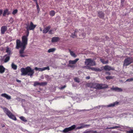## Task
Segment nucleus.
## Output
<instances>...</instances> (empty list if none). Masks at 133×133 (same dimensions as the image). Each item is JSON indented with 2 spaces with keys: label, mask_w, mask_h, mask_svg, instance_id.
I'll return each mask as SVG.
<instances>
[{
  "label": "nucleus",
  "mask_w": 133,
  "mask_h": 133,
  "mask_svg": "<svg viewBox=\"0 0 133 133\" xmlns=\"http://www.w3.org/2000/svg\"><path fill=\"white\" fill-rule=\"evenodd\" d=\"M28 41V38L25 36H23L22 37V42L19 40L17 39L16 41V48L17 49L21 48L19 51L20 56L22 57H24L27 56L24 54V50L26 48V46L27 44Z\"/></svg>",
  "instance_id": "f257e3e1"
},
{
  "label": "nucleus",
  "mask_w": 133,
  "mask_h": 133,
  "mask_svg": "<svg viewBox=\"0 0 133 133\" xmlns=\"http://www.w3.org/2000/svg\"><path fill=\"white\" fill-rule=\"evenodd\" d=\"M88 87L93 88L96 89H102L108 88V85L106 84H103L95 83H90L87 84Z\"/></svg>",
  "instance_id": "f03ea898"
},
{
  "label": "nucleus",
  "mask_w": 133,
  "mask_h": 133,
  "mask_svg": "<svg viewBox=\"0 0 133 133\" xmlns=\"http://www.w3.org/2000/svg\"><path fill=\"white\" fill-rule=\"evenodd\" d=\"M21 75H26L30 76L31 77L34 74V70L32 69L29 66H28L25 68H22L21 69Z\"/></svg>",
  "instance_id": "7ed1b4c3"
},
{
  "label": "nucleus",
  "mask_w": 133,
  "mask_h": 133,
  "mask_svg": "<svg viewBox=\"0 0 133 133\" xmlns=\"http://www.w3.org/2000/svg\"><path fill=\"white\" fill-rule=\"evenodd\" d=\"M3 109L4 112L10 118L15 121L17 120L16 117L8 109L5 107L3 108Z\"/></svg>",
  "instance_id": "20e7f679"
},
{
  "label": "nucleus",
  "mask_w": 133,
  "mask_h": 133,
  "mask_svg": "<svg viewBox=\"0 0 133 133\" xmlns=\"http://www.w3.org/2000/svg\"><path fill=\"white\" fill-rule=\"evenodd\" d=\"M25 25L26 26L25 28L27 30L29 31L34 30L36 26V25L34 24L32 22H30V24L28 23H26Z\"/></svg>",
  "instance_id": "39448f33"
},
{
  "label": "nucleus",
  "mask_w": 133,
  "mask_h": 133,
  "mask_svg": "<svg viewBox=\"0 0 133 133\" xmlns=\"http://www.w3.org/2000/svg\"><path fill=\"white\" fill-rule=\"evenodd\" d=\"M133 62V58L132 57H128L125 58L123 62L124 66H127Z\"/></svg>",
  "instance_id": "423d86ee"
},
{
  "label": "nucleus",
  "mask_w": 133,
  "mask_h": 133,
  "mask_svg": "<svg viewBox=\"0 0 133 133\" xmlns=\"http://www.w3.org/2000/svg\"><path fill=\"white\" fill-rule=\"evenodd\" d=\"M85 64L87 66H93L96 65L95 62L90 58L85 59Z\"/></svg>",
  "instance_id": "0eeeda50"
},
{
  "label": "nucleus",
  "mask_w": 133,
  "mask_h": 133,
  "mask_svg": "<svg viewBox=\"0 0 133 133\" xmlns=\"http://www.w3.org/2000/svg\"><path fill=\"white\" fill-rule=\"evenodd\" d=\"M75 128L76 125H74L70 127L64 129L62 131V132L64 133L68 132L69 131L74 129Z\"/></svg>",
  "instance_id": "6e6552de"
},
{
  "label": "nucleus",
  "mask_w": 133,
  "mask_h": 133,
  "mask_svg": "<svg viewBox=\"0 0 133 133\" xmlns=\"http://www.w3.org/2000/svg\"><path fill=\"white\" fill-rule=\"evenodd\" d=\"M34 69L36 71H42L46 70H50V68L49 66L43 67L42 68L36 67Z\"/></svg>",
  "instance_id": "1a4fd4ad"
},
{
  "label": "nucleus",
  "mask_w": 133,
  "mask_h": 133,
  "mask_svg": "<svg viewBox=\"0 0 133 133\" xmlns=\"http://www.w3.org/2000/svg\"><path fill=\"white\" fill-rule=\"evenodd\" d=\"M10 56L8 54H6L2 60L4 63H6L8 62L10 59Z\"/></svg>",
  "instance_id": "9d476101"
},
{
  "label": "nucleus",
  "mask_w": 133,
  "mask_h": 133,
  "mask_svg": "<svg viewBox=\"0 0 133 133\" xmlns=\"http://www.w3.org/2000/svg\"><path fill=\"white\" fill-rule=\"evenodd\" d=\"M104 70L106 71H109L110 70H114L115 68L114 67H111L108 65H106L104 67Z\"/></svg>",
  "instance_id": "9b49d317"
},
{
  "label": "nucleus",
  "mask_w": 133,
  "mask_h": 133,
  "mask_svg": "<svg viewBox=\"0 0 133 133\" xmlns=\"http://www.w3.org/2000/svg\"><path fill=\"white\" fill-rule=\"evenodd\" d=\"M7 29V26H3L1 27V34H4L5 32Z\"/></svg>",
  "instance_id": "f8f14e48"
},
{
  "label": "nucleus",
  "mask_w": 133,
  "mask_h": 133,
  "mask_svg": "<svg viewBox=\"0 0 133 133\" xmlns=\"http://www.w3.org/2000/svg\"><path fill=\"white\" fill-rule=\"evenodd\" d=\"M120 127H121L120 128H121V129H119L122 131H124L125 129H129L131 128L126 126H123L120 125Z\"/></svg>",
  "instance_id": "ddd939ff"
},
{
  "label": "nucleus",
  "mask_w": 133,
  "mask_h": 133,
  "mask_svg": "<svg viewBox=\"0 0 133 133\" xmlns=\"http://www.w3.org/2000/svg\"><path fill=\"white\" fill-rule=\"evenodd\" d=\"M111 89L112 90L118 92H121L122 91V89L117 87H113L111 88Z\"/></svg>",
  "instance_id": "4468645a"
},
{
  "label": "nucleus",
  "mask_w": 133,
  "mask_h": 133,
  "mask_svg": "<svg viewBox=\"0 0 133 133\" xmlns=\"http://www.w3.org/2000/svg\"><path fill=\"white\" fill-rule=\"evenodd\" d=\"M1 96L8 100L10 99H11V96L5 93L2 94H1Z\"/></svg>",
  "instance_id": "2eb2a0df"
},
{
  "label": "nucleus",
  "mask_w": 133,
  "mask_h": 133,
  "mask_svg": "<svg viewBox=\"0 0 133 133\" xmlns=\"http://www.w3.org/2000/svg\"><path fill=\"white\" fill-rule=\"evenodd\" d=\"M59 39V38L58 37H54L52 38L51 42L52 43L57 42Z\"/></svg>",
  "instance_id": "dca6fc26"
},
{
  "label": "nucleus",
  "mask_w": 133,
  "mask_h": 133,
  "mask_svg": "<svg viewBox=\"0 0 133 133\" xmlns=\"http://www.w3.org/2000/svg\"><path fill=\"white\" fill-rule=\"evenodd\" d=\"M50 28L51 26H50L46 27L43 30V33L44 34L46 33L49 31Z\"/></svg>",
  "instance_id": "f3484780"
},
{
  "label": "nucleus",
  "mask_w": 133,
  "mask_h": 133,
  "mask_svg": "<svg viewBox=\"0 0 133 133\" xmlns=\"http://www.w3.org/2000/svg\"><path fill=\"white\" fill-rule=\"evenodd\" d=\"M79 60V59L78 58L74 60H69V64H75Z\"/></svg>",
  "instance_id": "a211bd4d"
},
{
  "label": "nucleus",
  "mask_w": 133,
  "mask_h": 133,
  "mask_svg": "<svg viewBox=\"0 0 133 133\" xmlns=\"http://www.w3.org/2000/svg\"><path fill=\"white\" fill-rule=\"evenodd\" d=\"M91 68V70L92 71H94L96 72H100L102 71V69L100 68H97L92 67Z\"/></svg>",
  "instance_id": "6ab92c4d"
},
{
  "label": "nucleus",
  "mask_w": 133,
  "mask_h": 133,
  "mask_svg": "<svg viewBox=\"0 0 133 133\" xmlns=\"http://www.w3.org/2000/svg\"><path fill=\"white\" fill-rule=\"evenodd\" d=\"M118 104V102H116L113 103H111L108 105L107 107H113L115 106L116 105H117Z\"/></svg>",
  "instance_id": "aec40b11"
},
{
  "label": "nucleus",
  "mask_w": 133,
  "mask_h": 133,
  "mask_svg": "<svg viewBox=\"0 0 133 133\" xmlns=\"http://www.w3.org/2000/svg\"><path fill=\"white\" fill-rule=\"evenodd\" d=\"M5 69L4 67L2 65L0 66V73L3 74L4 72Z\"/></svg>",
  "instance_id": "412c9836"
},
{
  "label": "nucleus",
  "mask_w": 133,
  "mask_h": 133,
  "mask_svg": "<svg viewBox=\"0 0 133 133\" xmlns=\"http://www.w3.org/2000/svg\"><path fill=\"white\" fill-rule=\"evenodd\" d=\"M97 132L96 131L88 130L85 131L83 133H95Z\"/></svg>",
  "instance_id": "4be33fe9"
},
{
  "label": "nucleus",
  "mask_w": 133,
  "mask_h": 133,
  "mask_svg": "<svg viewBox=\"0 0 133 133\" xmlns=\"http://www.w3.org/2000/svg\"><path fill=\"white\" fill-rule=\"evenodd\" d=\"M6 52L8 53L7 54L9 56L12 54L11 51L8 46L6 48Z\"/></svg>",
  "instance_id": "5701e85b"
},
{
  "label": "nucleus",
  "mask_w": 133,
  "mask_h": 133,
  "mask_svg": "<svg viewBox=\"0 0 133 133\" xmlns=\"http://www.w3.org/2000/svg\"><path fill=\"white\" fill-rule=\"evenodd\" d=\"M78 30H75V31L74 32V33H72L71 35V37H72L73 38H75L76 37L77 35V33L78 32Z\"/></svg>",
  "instance_id": "b1692460"
},
{
  "label": "nucleus",
  "mask_w": 133,
  "mask_h": 133,
  "mask_svg": "<svg viewBox=\"0 0 133 133\" xmlns=\"http://www.w3.org/2000/svg\"><path fill=\"white\" fill-rule=\"evenodd\" d=\"M98 16L101 18H103L104 17V14L102 11H99L98 12Z\"/></svg>",
  "instance_id": "393cba45"
},
{
  "label": "nucleus",
  "mask_w": 133,
  "mask_h": 133,
  "mask_svg": "<svg viewBox=\"0 0 133 133\" xmlns=\"http://www.w3.org/2000/svg\"><path fill=\"white\" fill-rule=\"evenodd\" d=\"M117 125H118V126H116L112 127H107L106 128V129H116L117 128H120L121 127H120V125L117 124Z\"/></svg>",
  "instance_id": "a878e982"
},
{
  "label": "nucleus",
  "mask_w": 133,
  "mask_h": 133,
  "mask_svg": "<svg viewBox=\"0 0 133 133\" xmlns=\"http://www.w3.org/2000/svg\"><path fill=\"white\" fill-rule=\"evenodd\" d=\"M100 60L101 62L103 64H106L108 63V60L105 61L104 59L101 58Z\"/></svg>",
  "instance_id": "bb28decb"
},
{
  "label": "nucleus",
  "mask_w": 133,
  "mask_h": 133,
  "mask_svg": "<svg viewBox=\"0 0 133 133\" xmlns=\"http://www.w3.org/2000/svg\"><path fill=\"white\" fill-rule=\"evenodd\" d=\"M69 51L72 57H75L76 56V55L72 51H71L70 50H69Z\"/></svg>",
  "instance_id": "cd10ccee"
},
{
  "label": "nucleus",
  "mask_w": 133,
  "mask_h": 133,
  "mask_svg": "<svg viewBox=\"0 0 133 133\" xmlns=\"http://www.w3.org/2000/svg\"><path fill=\"white\" fill-rule=\"evenodd\" d=\"M12 68L14 70H16L17 69V66L14 63H12L11 64Z\"/></svg>",
  "instance_id": "c85d7f7f"
},
{
  "label": "nucleus",
  "mask_w": 133,
  "mask_h": 133,
  "mask_svg": "<svg viewBox=\"0 0 133 133\" xmlns=\"http://www.w3.org/2000/svg\"><path fill=\"white\" fill-rule=\"evenodd\" d=\"M49 14L51 16H53L55 14V12L54 10H51Z\"/></svg>",
  "instance_id": "c756f323"
},
{
  "label": "nucleus",
  "mask_w": 133,
  "mask_h": 133,
  "mask_svg": "<svg viewBox=\"0 0 133 133\" xmlns=\"http://www.w3.org/2000/svg\"><path fill=\"white\" fill-rule=\"evenodd\" d=\"M8 11V10L7 9H6L4 10L3 14V16H5L6 15H7Z\"/></svg>",
  "instance_id": "7c9ffc66"
},
{
  "label": "nucleus",
  "mask_w": 133,
  "mask_h": 133,
  "mask_svg": "<svg viewBox=\"0 0 133 133\" xmlns=\"http://www.w3.org/2000/svg\"><path fill=\"white\" fill-rule=\"evenodd\" d=\"M20 119L23 121L26 122L27 121L26 119L24 117L22 116L19 117Z\"/></svg>",
  "instance_id": "2f4dec72"
},
{
  "label": "nucleus",
  "mask_w": 133,
  "mask_h": 133,
  "mask_svg": "<svg viewBox=\"0 0 133 133\" xmlns=\"http://www.w3.org/2000/svg\"><path fill=\"white\" fill-rule=\"evenodd\" d=\"M40 83L39 82L37 81H36L34 82V87H36L37 85L40 86Z\"/></svg>",
  "instance_id": "473e14b6"
},
{
  "label": "nucleus",
  "mask_w": 133,
  "mask_h": 133,
  "mask_svg": "<svg viewBox=\"0 0 133 133\" xmlns=\"http://www.w3.org/2000/svg\"><path fill=\"white\" fill-rule=\"evenodd\" d=\"M55 50V48H51L48 50V52L49 53H50L54 51Z\"/></svg>",
  "instance_id": "72a5a7b5"
},
{
  "label": "nucleus",
  "mask_w": 133,
  "mask_h": 133,
  "mask_svg": "<svg viewBox=\"0 0 133 133\" xmlns=\"http://www.w3.org/2000/svg\"><path fill=\"white\" fill-rule=\"evenodd\" d=\"M47 82H44L40 83V86H43L47 85Z\"/></svg>",
  "instance_id": "f704fd0d"
},
{
  "label": "nucleus",
  "mask_w": 133,
  "mask_h": 133,
  "mask_svg": "<svg viewBox=\"0 0 133 133\" xmlns=\"http://www.w3.org/2000/svg\"><path fill=\"white\" fill-rule=\"evenodd\" d=\"M129 130L126 131L127 133H133V129H131V128L129 129H128Z\"/></svg>",
  "instance_id": "c9c22d12"
},
{
  "label": "nucleus",
  "mask_w": 133,
  "mask_h": 133,
  "mask_svg": "<svg viewBox=\"0 0 133 133\" xmlns=\"http://www.w3.org/2000/svg\"><path fill=\"white\" fill-rule=\"evenodd\" d=\"M74 80L75 82L78 83H79L80 82L79 79L77 77L74 78Z\"/></svg>",
  "instance_id": "e433bc0d"
},
{
  "label": "nucleus",
  "mask_w": 133,
  "mask_h": 133,
  "mask_svg": "<svg viewBox=\"0 0 133 133\" xmlns=\"http://www.w3.org/2000/svg\"><path fill=\"white\" fill-rule=\"evenodd\" d=\"M105 78L107 79L108 80L111 79H113V77L111 76H108L106 77Z\"/></svg>",
  "instance_id": "4c0bfd02"
},
{
  "label": "nucleus",
  "mask_w": 133,
  "mask_h": 133,
  "mask_svg": "<svg viewBox=\"0 0 133 133\" xmlns=\"http://www.w3.org/2000/svg\"><path fill=\"white\" fill-rule=\"evenodd\" d=\"M17 12H18L17 10L15 9V10H14L13 11L12 13L13 15H15Z\"/></svg>",
  "instance_id": "58836bf2"
},
{
  "label": "nucleus",
  "mask_w": 133,
  "mask_h": 133,
  "mask_svg": "<svg viewBox=\"0 0 133 133\" xmlns=\"http://www.w3.org/2000/svg\"><path fill=\"white\" fill-rule=\"evenodd\" d=\"M132 81H133V77H131V78L127 79L126 81L130 82Z\"/></svg>",
  "instance_id": "ea45409f"
},
{
  "label": "nucleus",
  "mask_w": 133,
  "mask_h": 133,
  "mask_svg": "<svg viewBox=\"0 0 133 133\" xmlns=\"http://www.w3.org/2000/svg\"><path fill=\"white\" fill-rule=\"evenodd\" d=\"M67 66L71 68H74L75 67V66L74 65H72L71 64H68Z\"/></svg>",
  "instance_id": "a19ab883"
},
{
  "label": "nucleus",
  "mask_w": 133,
  "mask_h": 133,
  "mask_svg": "<svg viewBox=\"0 0 133 133\" xmlns=\"http://www.w3.org/2000/svg\"><path fill=\"white\" fill-rule=\"evenodd\" d=\"M35 3H36V7H37V9L38 10H39V6L38 5V4L37 2H35Z\"/></svg>",
  "instance_id": "79ce46f5"
},
{
  "label": "nucleus",
  "mask_w": 133,
  "mask_h": 133,
  "mask_svg": "<svg viewBox=\"0 0 133 133\" xmlns=\"http://www.w3.org/2000/svg\"><path fill=\"white\" fill-rule=\"evenodd\" d=\"M26 32L27 33H26V36H27V38H28L27 37L28 36L29 34V30H26Z\"/></svg>",
  "instance_id": "37998d69"
},
{
  "label": "nucleus",
  "mask_w": 133,
  "mask_h": 133,
  "mask_svg": "<svg viewBox=\"0 0 133 133\" xmlns=\"http://www.w3.org/2000/svg\"><path fill=\"white\" fill-rule=\"evenodd\" d=\"M90 126V125L89 124H84V128H88Z\"/></svg>",
  "instance_id": "c03bdc74"
},
{
  "label": "nucleus",
  "mask_w": 133,
  "mask_h": 133,
  "mask_svg": "<svg viewBox=\"0 0 133 133\" xmlns=\"http://www.w3.org/2000/svg\"><path fill=\"white\" fill-rule=\"evenodd\" d=\"M124 0H121V3L122 6H123L124 5Z\"/></svg>",
  "instance_id": "a18cd8bd"
},
{
  "label": "nucleus",
  "mask_w": 133,
  "mask_h": 133,
  "mask_svg": "<svg viewBox=\"0 0 133 133\" xmlns=\"http://www.w3.org/2000/svg\"><path fill=\"white\" fill-rule=\"evenodd\" d=\"M84 67H86V68L87 69H91V68H92V67H90V66H84Z\"/></svg>",
  "instance_id": "49530a36"
},
{
  "label": "nucleus",
  "mask_w": 133,
  "mask_h": 133,
  "mask_svg": "<svg viewBox=\"0 0 133 133\" xmlns=\"http://www.w3.org/2000/svg\"><path fill=\"white\" fill-rule=\"evenodd\" d=\"M66 87L65 85H64L61 88H59V89H64Z\"/></svg>",
  "instance_id": "de8ad7c7"
},
{
  "label": "nucleus",
  "mask_w": 133,
  "mask_h": 133,
  "mask_svg": "<svg viewBox=\"0 0 133 133\" xmlns=\"http://www.w3.org/2000/svg\"><path fill=\"white\" fill-rule=\"evenodd\" d=\"M10 21L11 23H12L14 21L13 19L12 18H11L10 19Z\"/></svg>",
  "instance_id": "09e8293b"
},
{
  "label": "nucleus",
  "mask_w": 133,
  "mask_h": 133,
  "mask_svg": "<svg viewBox=\"0 0 133 133\" xmlns=\"http://www.w3.org/2000/svg\"><path fill=\"white\" fill-rule=\"evenodd\" d=\"M52 31H53L52 30H49V31L48 33L49 34H53V33L52 32Z\"/></svg>",
  "instance_id": "8fccbe9b"
},
{
  "label": "nucleus",
  "mask_w": 133,
  "mask_h": 133,
  "mask_svg": "<svg viewBox=\"0 0 133 133\" xmlns=\"http://www.w3.org/2000/svg\"><path fill=\"white\" fill-rule=\"evenodd\" d=\"M80 125L81 126L82 129L84 128V124H81Z\"/></svg>",
  "instance_id": "3c124183"
},
{
  "label": "nucleus",
  "mask_w": 133,
  "mask_h": 133,
  "mask_svg": "<svg viewBox=\"0 0 133 133\" xmlns=\"http://www.w3.org/2000/svg\"><path fill=\"white\" fill-rule=\"evenodd\" d=\"M76 129H82V127H81V126L80 127H77V128Z\"/></svg>",
  "instance_id": "603ef678"
},
{
  "label": "nucleus",
  "mask_w": 133,
  "mask_h": 133,
  "mask_svg": "<svg viewBox=\"0 0 133 133\" xmlns=\"http://www.w3.org/2000/svg\"><path fill=\"white\" fill-rule=\"evenodd\" d=\"M3 12V10H0V16H1Z\"/></svg>",
  "instance_id": "864d4df0"
},
{
  "label": "nucleus",
  "mask_w": 133,
  "mask_h": 133,
  "mask_svg": "<svg viewBox=\"0 0 133 133\" xmlns=\"http://www.w3.org/2000/svg\"><path fill=\"white\" fill-rule=\"evenodd\" d=\"M106 74H107L109 75H110L111 74L110 72H107L105 73Z\"/></svg>",
  "instance_id": "5fc2aeb1"
},
{
  "label": "nucleus",
  "mask_w": 133,
  "mask_h": 133,
  "mask_svg": "<svg viewBox=\"0 0 133 133\" xmlns=\"http://www.w3.org/2000/svg\"><path fill=\"white\" fill-rule=\"evenodd\" d=\"M16 81H17V82H19V83H20L21 82V81L19 80H18V79H17L16 80Z\"/></svg>",
  "instance_id": "6e6d98bb"
},
{
  "label": "nucleus",
  "mask_w": 133,
  "mask_h": 133,
  "mask_svg": "<svg viewBox=\"0 0 133 133\" xmlns=\"http://www.w3.org/2000/svg\"><path fill=\"white\" fill-rule=\"evenodd\" d=\"M90 78V76H87V77H86V79H89Z\"/></svg>",
  "instance_id": "4d7b16f0"
},
{
  "label": "nucleus",
  "mask_w": 133,
  "mask_h": 133,
  "mask_svg": "<svg viewBox=\"0 0 133 133\" xmlns=\"http://www.w3.org/2000/svg\"><path fill=\"white\" fill-rule=\"evenodd\" d=\"M10 14V12H9V10L8 11V13H7V15H9V14Z\"/></svg>",
  "instance_id": "13d9d810"
},
{
  "label": "nucleus",
  "mask_w": 133,
  "mask_h": 133,
  "mask_svg": "<svg viewBox=\"0 0 133 133\" xmlns=\"http://www.w3.org/2000/svg\"><path fill=\"white\" fill-rule=\"evenodd\" d=\"M105 38L106 39L108 40V39L109 38L107 36H105Z\"/></svg>",
  "instance_id": "bf43d9fd"
},
{
  "label": "nucleus",
  "mask_w": 133,
  "mask_h": 133,
  "mask_svg": "<svg viewBox=\"0 0 133 133\" xmlns=\"http://www.w3.org/2000/svg\"><path fill=\"white\" fill-rule=\"evenodd\" d=\"M21 101H22V102H25V100L24 99H22Z\"/></svg>",
  "instance_id": "052dcab7"
},
{
  "label": "nucleus",
  "mask_w": 133,
  "mask_h": 133,
  "mask_svg": "<svg viewBox=\"0 0 133 133\" xmlns=\"http://www.w3.org/2000/svg\"><path fill=\"white\" fill-rule=\"evenodd\" d=\"M33 1L35 2H37V0H33Z\"/></svg>",
  "instance_id": "680f3d73"
},
{
  "label": "nucleus",
  "mask_w": 133,
  "mask_h": 133,
  "mask_svg": "<svg viewBox=\"0 0 133 133\" xmlns=\"http://www.w3.org/2000/svg\"><path fill=\"white\" fill-rule=\"evenodd\" d=\"M49 77V76L48 75H47L46 76V78H48V77Z\"/></svg>",
  "instance_id": "e2e57ef3"
},
{
  "label": "nucleus",
  "mask_w": 133,
  "mask_h": 133,
  "mask_svg": "<svg viewBox=\"0 0 133 133\" xmlns=\"http://www.w3.org/2000/svg\"><path fill=\"white\" fill-rule=\"evenodd\" d=\"M80 110V111H83V110Z\"/></svg>",
  "instance_id": "0e129e2a"
},
{
  "label": "nucleus",
  "mask_w": 133,
  "mask_h": 133,
  "mask_svg": "<svg viewBox=\"0 0 133 133\" xmlns=\"http://www.w3.org/2000/svg\"><path fill=\"white\" fill-rule=\"evenodd\" d=\"M106 107V106H103L102 107Z\"/></svg>",
  "instance_id": "69168bd1"
},
{
  "label": "nucleus",
  "mask_w": 133,
  "mask_h": 133,
  "mask_svg": "<svg viewBox=\"0 0 133 133\" xmlns=\"http://www.w3.org/2000/svg\"><path fill=\"white\" fill-rule=\"evenodd\" d=\"M40 30H41V31H42V30L41 29H40Z\"/></svg>",
  "instance_id": "338daca9"
},
{
  "label": "nucleus",
  "mask_w": 133,
  "mask_h": 133,
  "mask_svg": "<svg viewBox=\"0 0 133 133\" xmlns=\"http://www.w3.org/2000/svg\"><path fill=\"white\" fill-rule=\"evenodd\" d=\"M132 9L133 10V7L132 8Z\"/></svg>",
  "instance_id": "774afa93"
}]
</instances>
